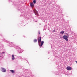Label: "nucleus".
I'll return each mask as SVG.
<instances>
[{"mask_svg": "<svg viewBox=\"0 0 77 77\" xmlns=\"http://www.w3.org/2000/svg\"><path fill=\"white\" fill-rule=\"evenodd\" d=\"M68 38H69V36L66 35L63 36V38L64 39H65L66 41H68Z\"/></svg>", "mask_w": 77, "mask_h": 77, "instance_id": "f257e3e1", "label": "nucleus"}, {"mask_svg": "<svg viewBox=\"0 0 77 77\" xmlns=\"http://www.w3.org/2000/svg\"><path fill=\"white\" fill-rule=\"evenodd\" d=\"M15 5L17 6V9L18 10V11H20V2H17L15 4Z\"/></svg>", "mask_w": 77, "mask_h": 77, "instance_id": "f03ea898", "label": "nucleus"}, {"mask_svg": "<svg viewBox=\"0 0 77 77\" xmlns=\"http://www.w3.org/2000/svg\"><path fill=\"white\" fill-rule=\"evenodd\" d=\"M38 45L39 46H40V45L39 44V43H41V37H40L38 38Z\"/></svg>", "mask_w": 77, "mask_h": 77, "instance_id": "7ed1b4c3", "label": "nucleus"}, {"mask_svg": "<svg viewBox=\"0 0 77 77\" xmlns=\"http://www.w3.org/2000/svg\"><path fill=\"white\" fill-rule=\"evenodd\" d=\"M1 69L2 71L3 72H5L6 71V70L5 69L3 68V67H1Z\"/></svg>", "mask_w": 77, "mask_h": 77, "instance_id": "20e7f679", "label": "nucleus"}, {"mask_svg": "<svg viewBox=\"0 0 77 77\" xmlns=\"http://www.w3.org/2000/svg\"><path fill=\"white\" fill-rule=\"evenodd\" d=\"M66 69L67 70H69V71H70V70H71L72 69L70 67L68 66L67 67Z\"/></svg>", "mask_w": 77, "mask_h": 77, "instance_id": "39448f33", "label": "nucleus"}, {"mask_svg": "<svg viewBox=\"0 0 77 77\" xmlns=\"http://www.w3.org/2000/svg\"><path fill=\"white\" fill-rule=\"evenodd\" d=\"M44 41H42L41 42V45H40V46L41 47H42V45H43V44H44Z\"/></svg>", "mask_w": 77, "mask_h": 77, "instance_id": "423d86ee", "label": "nucleus"}, {"mask_svg": "<svg viewBox=\"0 0 77 77\" xmlns=\"http://www.w3.org/2000/svg\"><path fill=\"white\" fill-rule=\"evenodd\" d=\"M35 11H36V12H35V10H34V13L35 14V15H36L37 14H38V11H36V10H35Z\"/></svg>", "mask_w": 77, "mask_h": 77, "instance_id": "0eeeda50", "label": "nucleus"}, {"mask_svg": "<svg viewBox=\"0 0 77 77\" xmlns=\"http://www.w3.org/2000/svg\"><path fill=\"white\" fill-rule=\"evenodd\" d=\"M30 5L31 7H33L34 6V5H33V3L32 2L30 3Z\"/></svg>", "mask_w": 77, "mask_h": 77, "instance_id": "6e6552de", "label": "nucleus"}, {"mask_svg": "<svg viewBox=\"0 0 77 77\" xmlns=\"http://www.w3.org/2000/svg\"><path fill=\"white\" fill-rule=\"evenodd\" d=\"M10 71L12 73H15V71L14 70H10Z\"/></svg>", "mask_w": 77, "mask_h": 77, "instance_id": "1a4fd4ad", "label": "nucleus"}, {"mask_svg": "<svg viewBox=\"0 0 77 77\" xmlns=\"http://www.w3.org/2000/svg\"><path fill=\"white\" fill-rule=\"evenodd\" d=\"M60 33H61V34H63V33H64V31H61V32H60Z\"/></svg>", "mask_w": 77, "mask_h": 77, "instance_id": "9d476101", "label": "nucleus"}, {"mask_svg": "<svg viewBox=\"0 0 77 77\" xmlns=\"http://www.w3.org/2000/svg\"><path fill=\"white\" fill-rule=\"evenodd\" d=\"M37 41V39H35L34 40V42H36Z\"/></svg>", "mask_w": 77, "mask_h": 77, "instance_id": "9b49d317", "label": "nucleus"}, {"mask_svg": "<svg viewBox=\"0 0 77 77\" xmlns=\"http://www.w3.org/2000/svg\"><path fill=\"white\" fill-rule=\"evenodd\" d=\"M5 52H3L2 53H0V54H5Z\"/></svg>", "mask_w": 77, "mask_h": 77, "instance_id": "f8f14e48", "label": "nucleus"}, {"mask_svg": "<svg viewBox=\"0 0 77 77\" xmlns=\"http://www.w3.org/2000/svg\"><path fill=\"white\" fill-rule=\"evenodd\" d=\"M33 3L34 4H35L36 3V0H34L33 1Z\"/></svg>", "mask_w": 77, "mask_h": 77, "instance_id": "ddd939ff", "label": "nucleus"}, {"mask_svg": "<svg viewBox=\"0 0 77 77\" xmlns=\"http://www.w3.org/2000/svg\"><path fill=\"white\" fill-rule=\"evenodd\" d=\"M12 58H15V57H14V55L13 54L12 55Z\"/></svg>", "mask_w": 77, "mask_h": 77, "instance_id": "4468645a", "label": "nucleus"}, {"mask_svg": "<svg viewBox=\"0 0 77 77\" xmlns=\"http://www.w3.org/2000/svg\"><path fill=\"white\" fill-rule=\"evenodd\" d=\"M16 48H19V47L16 46Z\"/></svg>", "mask_w": 77, "mask_h": 77, "instance_id": "2eb2a0df", "label": "nucleus"}, {"mask_svg": "<svg viewBox=\"0 0 77 77\" xmlns=\"http://www.w3.org/2000/svg\"><path fill=\"white\" fill-rule=\"evenodd\" d=\"M12 60H14L15 59V58H12Z\"/></svg>", "mask_w": 77, "mask_h": 77, "instance_id": "dca6fc26", "label": "nucleus"}, {"mask_svg": "<svg viewBox=\"0 0 77 77\" xmlns=\"http://www.w3.org/2000/svg\"><path fill=\"white\" fill-rule=\"evenodd\" d=\"M55 30H54L53 31V32H55Z\"/></svg>", "mask_w": 77, "mask_h": 77, "instance_id": "f3484780", "label": "nucleus"}, {"mask_svg": "<svg viewBox=\"0 0 77 77\" xmlns=\"http://www.w3.org/2000/svg\"><path fill=\"white\" fill-rule=\"evenodd\" d=\"M75 62H76V63H77V61H75Z\"/></svg>", "mask_w": 77, "mask_h": 77, "instance_id": "a211bd4d", "label": "nucleus"}, {"mask_svg": "<svg viewBox=\"0 0 77 77\" xmlns=\"http://www.w3.org/2000/svg\"><path fill=\"white\" fill-rule=\"evenodd\" d=\"M39 34H40V32H38Z\"/></svg>", "mask_w": 77, "mask_h": 77, "instance_id": "6ab92c4d", "label": "nucleus"}, {"mask_svg": "<svg viewBox=\"0 0 77 77\" xmlns=\"http://www.w3.org/2000/svg\"><path fill=\"white\" fill-rule=\"evenodd\" d=\"M0 57H1V56H0Z\"/></svg>", "mask_w": 77, "mask_h": 77, "instance_id": "aec40b11", "label": "nucleus"}]
</instances>
